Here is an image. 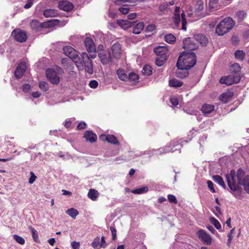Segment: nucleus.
Masks as SVG:
<instances>
[{
	"mask_svg": "<svg viewBox=\"0 0 249 249\" xmlns=\"http://www.w3.org/2000/svg\"><path fill=\"white\" fill-rule=\"evenodd\" d=\"M98 56L101 60V62L103 65L111 64L114 63L113 57L112 56L111 52L108 51L107 52H106L103 51H99L98 52Z\"/></svg>",
	"mask_w": 249,
	"mask_h": 249,
	"instance_id": "1a4fd4ad",
	"label": "nucleus"
},
{
	"mask_svg": "<svg viewBox=\"0 0 249 249\" xmlns=\"http://www.w3.org/2000/svg\"><path fill=\"white\" fill-rule=\"evenodd\" d=\"M174 16V23L175 24L174 28L180 29V8L179 7H176ZM185 14L183 11H182L181 13V29L184 31L186 30L187 21L185 18Z\"/></svg>",
	"mask_w": 249,
	"mask_h": 249,
	"instance_id": "20e7f679",
	"label": "nucleus"
},
{
	"mask_svg": "<svg viewBox=\"0 0 249 249\" xmlns=\"http://www.w3.org/2000/svg\"><path fill=\"white\" fill-rule=\"evenodd\" d=\"M196 235L204 244L210 245L212 244V238L205 230L202 229L198 230L196 232Z\"/></svg>",
	"mask_w": 249,
	"mask_h": 249,
	"instance_id": "ddd939ff",
	"label": "nucleus"
},
{
	"mask_svg": "<svg viewBox=\"0 0 249 249\" xmlns=\"http://www.w3.org/2000/svg\"><path fill=\"white\" fill-rule=\"evenodd\" d=\"M213 180L223 188L226 189V185L223 178L219 175H215L213 177Z\"/></svg>",
	"mask_w": 249,
	"mask_h": 249,
	"instance_id": "c756f323",
	"label": "nucleus"
},
{
	"mask_svg": "<svg viewBox=\"0 0 249 249\" xmlns=\"http://www.w3.org/2000/svg\"><path fill=\"white\" fill-rule=\"evenodd\" d=\"M70 59H69V58H63L62 60H61V63L62 64L65 66H67L70 63Z\"/></svg>",
	"mask_w": 249,
	"mask_h": 249,
	"instance_id": "774afa93",
	"label": "nucleus"
},
{
	"mask_svg": "<svg viewBox=\"0 0 249 249\" xmlns=\"http://www.w3.org/2000/svg\"><path fill=\"white\" fill-rule=\"evenodd\" d=\"M234 228L231 229L230 232L227 235L228 239L227 240V245L229 247L231 246V244L233 238V234L234 233Z\"/></svg>",
	"mask_w": 249,
	"mask_h": 249,
	"instance_id": "c03bdc74",
	"label": "nucleus"
},
{
	"mask_svg": "<svg viewBox=\"0 0 249 249\" xmlns=\"http://www.w3.org/2000/svg\"><path fill=\"white\" fill-rule=\"evenodd\" d=\"M80 243L76 241H73L71 243V246L72 249H79Z\"/></svg>",
	"mask_w": 249,
	"mask_h": 249,
	"instance_id": "13d9d810",
	"label": "nucleus"
},
{
	"mask_svg": "<svg viewBox=\"0 0 249 249\" xmlns=\"http://www.w3.org/2000/svg\"><path fill=\"white\" fill-rule=\"evenodd\" d=\"M167 198L170 202L173 203H174L176 204H177L178 201H177V198L175 196H174L173 195L169 194L168 195Z\"/></svg>",
	"mask_w": 249,
	"mask_h": 249,
	"instance_id": "8fccbe9b",
	"label": "nucleus"
},
{
	"mask_svg": "<svg viewBox=\"0 0 249 249\" xmlns=\"http://www.w3.org/2000/svg\"><path fill=\"white\" fill-rule=\"evenodd\" d=\"M167 60V56H157L156 59V64L159 66L161 67L164 65Z\"/></svg>",
	"mask_w": 249,
	"mask_h": 249,
	"instance_id": "473e14b6",
	"label": "nucleus"
},
{
	"mask_svg": "<svg viewBox=\"0 0 249 249\" xmlns=\"http://www.w3.org/2000/svg\"><path fill=\"white\" fill-rule=\"evenodd\" d=\"M178 71L176 72V75L178 77L180 78H184L188 76V72L187 70L179 69Z\"/></svg>",
	"mask_w": 249,
	"mask_h": 249,
	"instance_id": "4c0bfd02",
	"label": "nucleus"
},
{
	"mask_svg": "<svg viewBox=\"0 0 249 249\" xmlns=\"http://www.w3.org/2000/svg\"><path fill=\"white\" fill-rule=\"evenodd\" d=\"M13 237L16 241L19 244L23 245L25 243V240L22 237L15 234L14 235Z\"/></svg>",
	"mask_w": 249,
	"mask_h": 249,
	"instance_id": "de8ad7c7",
	"label": "nucleus"
},
{
	"mask_svg": "<svg viewBox=\"0 0 249 249\" xmlns=\"http://www.w3.org/2000/svg\"><path fill=\"white\" fill-rule=\"evenodd\" d=\"M30 26L32 29L36 32H39L41 30V25L37 19H33L30 22Z\"/></svg>",
	"mask_w": 249,
	"mask_h": 249,
	"instance_id": "4be33fe9",
	"label": "nucleus"
},
{
	"mask_svg": "<svg viewBox=\"0 0 249 249\" xmlns=\"http://www.w3.org/2000/svg\"><path fill=\"white\" fill-rule=\"evenodd\" d=\"M74 6L73 4L67 0H62L58 2V8L62 10L69 12L72 10Z\"/></svg>",
	"mask_w": 249,
	"mask_h": 249,
	"instance_id": "f3484780",
	"label": "nucleus"
},
{
	"mask_svg": "<svg viewBox=\"0 0 249 249\" xmlns=\"http://www.w3.org/2000/svg\"><path fill=\"white\" fill-rule=\"evenodd\" d=\"M194 38L197 43H199L202 46H206L208 42L207 38L202 34L196 35L194 36Z\"/></svg>",
	"mask_w": 249,
	"mask_h": 249,
	"instance_id": "412c9836",
	"label": "nucleus"
},
{
	"mask_svg": "<svg viewBox=\"0 0 249 249\" xmlns=\"http://www.w3.org/2000/svg\"><path fill=\"white\" fill-rule=\"evenodd\" d=\"M116 72L119 78L121 80L127 81L128 75L125 73V71L123 69H119Z\"/></svg>",
	"mask_w": 249,
	"mask_h": 249,
	"instance_id": "bb28decb",
	"label": "nucleus"
},
{
	"mask_svg": "<svg viewBox=\"0 0 249 249\" xmlns=\"http://www.w3.org/2000/svg\"><path fill=\"white\" fill-rule=\"evenodd\" d=\"M228 185L231 191L232 194L237 199L242 198V189L236 184V173L234 170H231L229 174L226 175Z\"/></svg>",
	"mask_w": 249,
	"mask_h": 249,
	"instance_id": "f03ea898",
	"label": "nucleus"
},
{
	"mask_svg": "<svg viewBox=\"0 0 249 249\" xmlns=\"http://www.w3.org/2000/svg\"><path fill=\"white\" fill-rule=\"evenodd\" d=\"M148 191V188L147 186L143 187L140 188L132 190L131 192L134 194H141L147 192Z\"/></svg>",
	"mask_w": 249,
	"mask_h": 249,
	"instance_id": "c9c22d12",
	"label": "nucleus"
},
{
	"mask_svg": "<svg viewBox=\"0 0 249 249\" xmlns=\"http://www.w3.org/2000/svg\"><path fill=\"white\" fill-rule=\"evenodd\" d=\"M235 22L231 17L223 19L215 28L216 33L218 36H223L229 32L234 26Z\"/></svg>",
	"mask_w": 249,
	"mask_h": 249,
	"instance_id": "7ed1b4c3",
	"label": "nucleus"
},
{
	"mask_svg": "<svg viewBox=\"0 0 249 249\" xmlns=\"http://www.w3.org/2000/svg\"><path fill=\"white\" fill-rule=\"evenodd\" d=\"M121 45L119 43L113 44L111 47L112 56L115 59H119L121 54Z\"/></svg>",
	"mask_w": 249,
	"mask_h": 249,
	"instance_id": "dca6fc26",
	"label": "nucleus"
},
{
	"mask_svg": "<svg viewBox=\"0 0 249 249\" xmlns=\"http://www.w3.org/2000/svg\"><path fill=\"white\" fill-rule=\"evenodd\" d=\"M210 221L217 230H220L221 228L220 223L214 217H211L210 218Z\"/></svg>",
	"mask_w": 249,
	"mask_h": 249,
	"instance_id": "37998d69",
	"label": "nucleus"
},
{
	"mask_svg": "<svg viewBox=\"0 0 249 249\" xmlns=\"http://www.w3.org/2000/svg\"><path fill=\"white\" fill-rule=\"evenodd\" d=\"M127 77V81L134 82H137L139 78L138 75L133 72H130Z\"/></svg>",
	"mask_w": 249,
	"mask_h": 249,
	"instance_id": "e433bc0d",
	"label": "nucleus"
},
{
	"mask_svg": "<svg viewBox=\"0 0 249 249\" xmlns=\"http://www.w3.org/2000/svg\"><path fill=\"white\" fill-rule=\"evenodd\" d=\"M34 0H27L26 4L24 6L25 9L30 8L33 5Z\"/></svg>",
	"mask_w": 249,
	"mask_h": 249,
	"instance_id": "680f3d73",
	"label": "nucleus"
},
{
	"mask_svg": "<svg viewBox=\"0 0 249 249\" xmlns=\"http://www.w3.org/2000/svg\"><path fill=\"white\" fill-rule=\"evenodd\" d=\"M170 101L171 104L174 107H176L178 104V101L176 98H171Z\"/></svg>",
	"mask_w": 249,
	"mask_h": 249,
	"instance_id": "bf43d9fd",
	"label": "nucleus"
},
{
	"mask_svg": "<svg viewBox=\"0 0 249 249\" xmlns=\"http://www.w3.org/2000/svg\"><path fill=\"white\" fill-rule=\"evenodd\" d=\"M236 16L239 19L242 20L245 18L246 13L244 11H239L237 12Z\"/></svg>",
	"mask_w": 249,
	"mask_h": 249,
	"instance_id": "3c124183",
	"label": "nucleus"
},
{
	"mask_svg": "<svg viewBox=\"0 0 249 249\" xmlns=\"http://www.w3.org/2000/svg\"><path fill=\"white\" fill-rule=\"evenodd\" d=\"M81 59V66L77 67L79 70L85 69L86 71L89 74H92L93 72L92 60L89 56L87 53L83 52L80 57Z\"/></svg>",
	"mask_w": 249,
	"mask_h": 249,
	"instance_id": "39448f33",
	"label": "nucleus"
},
{
	"mask_svg": "<svg viewBox=\"0 0 249 249\" xmlns=\"http://www.w3.org/2000/svg\"><path fill=\"white\" fill-rule=\"evenodd\" d=\"M118 22L124 29L128 28L133 25V22L126 20H122V21H118Z\"/></svg>",
	"mask_w": 249,
	"mask_h": 249,
	"instance_id": "ea45409f",
	"label": "nucleus"
},
{
	"mask_svg": "<svg viewBox=\"0 0 249 249\" xmlns=\"http://www.w3.org/2000/svg\"><path fill=\"white\" fill-rule=\"evenodd\" d=\"M175 146L174 142H172L168 145L165 146V147L162 149V151H160V154H166L170 152H174L177 149H174V147Z\"/></svg>",
	"mask_w": 249,
	"mask_h": 249,
	"instance_id": "b1692460",
	"label": "nucleus"
},
{
	"mask_svg": "<svg viewBox=\"0 0 249 249\" xmlns=\"http://www.w3.org/2000/svg\"><path fill=\"white\" fill-rule=\"evenodd\" d=\"M30 174H31V177H30V178L29 179V183L30 184H32L35 181V180L36 178V176L35 175V174L33 172H31Z\"/></svg>",
	"mask_w": 249,
	"mask_h": 249,
	"instance_id": "6e6d98bb",
	"label": "nucleus"
},
{
	"mask_svg": "<svg viewBox=\"0 0 249 249\" xmlns=\"http://www.w3.org/2000/svg\"><path fill=\"white\" fill-rule=\"evenodd\" d=\"M144 23L143 22H139L133 27V33L135 34H139L143 29Z\"/></svg>",
	"mask_w": 249,
	"mask_h": 249,
	"instance_id": "a878e982",
	"label": "nucleus"
},
{
	"mask_svg": "<svg viewBox=\"0 0 249 249\" xmlns=\"http://www.w3.org/2000/svg\"><path fill=\"white\" fill-rule=\"evenodd\" d=\"M219 0H210L209 6L212 8H215V5L216 4Z\"/></svg>",
	"mask_w": 249,
	"mask_h": 249,
	"instance_id": "69168bd1",
	"label": "nucleus"
},
{
	"mask_svg": "<svg viewBox=\"0 0 249 249\" xmlns=\"http://www.w3.org/2000/svg\"><path fill=\"white\" fill-rule=\"evenodd\" d=\"M39 88L44 91H46L49 89V86L47 83L44 81H41L39 84Z\"/></svg>",
	"mask_w": 249,
	"mask_h": 249,
	"instance_id": "49530a36",
	"label": "nucleus"
},
{
	"mask_svg": "<svg viewBox=\"0 0 249 249\" xmlns=\"http://www.w3.org/2000/svg\"><path fill=\"white\" fill-rule=\"evenodd\" d=\"M64 54L72 60L77 67H80L81 65V59L79 56L77 52L71 46H66L63 48Z\"/></svg>",
	"mask_w": 249,
	"mask_h": 249,
	"instance_id": "423d86ee",
	"label": "nucleus"
},
{
	"mask_svg": "<svg viewBox=\"0 0 249 249\" xmlns=\"http://www.w3.org/2000/svg\"><path fill=\"white\" fill-rule=\"evenodd\" d=\"M183 83L176 79H173L169 81V85L172 87L178 88L182 86Z\"/></svg>",
	"mask_w": 249,
	"mask_h": 249,
	"instance_id": "f704fd0d",
	"label": "nucleus"
},
{
	"mask_svg": "<svg viewBox=\"0 0 249 249\" xmlns=\"http://www.w3.org/2000/svg\"><path fill=\"white\" fill-rule=\"evenodd\" d=\"M183 47L186 50L185 52H192V51L197 49L198 46L194 37L185 38L183 41Z\"/></svg>",
	"mask_w": 249,
	"mask_h": 249,
	"instance_id": "9b49d317",
	"label": "nucleus"
},
{
	"mask_svg": "<svg viewBox=\"0 0 249 249\" xmlns=\"http://www.w3.org/2000/svg\"><path fill=\"white\" fill-rule=\"evenodd\" d=\"M235 57L240 61H243L245 58V53L242 51L238 50L234 53Z\"/></svg>",
	"mask_w": 249,
	"mask_h": 249,
	"instance_id": "2f4dec72",
	"label": "nucleus"
},
{
	"mask_svg": "<svg viewBox=\"0 0 249 249\" xmlns=\"http://www.w3.org/2000/svg\"><path fill=\"white\" fill-rule=\"evenodd\" d=\"M58 22V20L54 19L48 20L45 22H43L41 23V30L43 28H50L54 26Z\"/></svg>",
	"mask_w": 249,
	"mask_h": 249,
	"instance_id": "5701e85b",
	"label": "nucleus"
},
{
	"mask_svg": "<svg viewBox=\"0 0 249 249\" xmlns=\"http://www.w3.org/2000/svg\"><path fill=\"white\" fill-rule=\"evenodd\" d=\"M106 141L113 144H118L119 143L117 138L113 135H107L106 137Z\"/></svg>",
	"mask_w": 249,
	"mask_h": 249,
	"instance_id": "c85d7f7f",
	"label": "nucleus"
},
{
	"mask_svg": "<svg viewBox=\"0 0 249 249\" xmlns=\"http://www.w3.org/2000/svg\"><path fill=\"white\" fill-rule=\"evenodd\" d=\"M91 245L93 248H97L99 245V239H98L97 240L95 239L94 241L92 242Z\"/></svg>",
	"mask_w": 249,
	"mask_h": 249,
	"instance_id": "338daca9",
	"label": "nucleus"
},
{
	"mask_svg": "<svg viewBox=\"0 0 249 249\" xmlns=\"http://www.w3.org/2000/svg\"><path fill=\"white\" fill-rule=\"evenodd\" d=\"M98 195V192L95 189H89L88 196V197L92 200H96Z\"/></svg>",
	"mask_w": 249,
	"mask_h": 249,
	"instance_id": "7c9ffc66",
	"label": "nucleus"
},
{
	"mask_svg": "<svg viewBox=\"0 0 249 249\" xmlns=\"http://www.w3.org/2000/svg\"><path fill=\"white\" fill-rule=\"evenodd\" d=\"M232 72L231 73L236 74L238 73L240 76V71L241 68L240 66L237 64L235 63L232 66Z\"/></svg>",
	"mask_w": 249,
	"mask_h": 249,
	"instance_id": "a19ab883",
	"label": "nucleus"
},
{
	"mask_svg": "<svg viewBox=\"0 0 249 249\" xmlns=\"http://www.w3.org/2000/svg\"><path fill=\"white\" fill-rule=\"evenodd\" d=\"M46 76L49 81L53 84H58L60 78L57 73L52 69H48L46 71Z\"/></svg>",
	"mask_w": 249,
	"mask_h": 249,
	"instance_id": "f8f14e48",
	"label": "nucleus"
},
{
	"mask_svg": "<svg viewBox=\"0 0 249 249\" xmlns=\"http://www.w3.org/2000/svg\"><path fill=\"white\" fill-rule=\"evenodd\" d=\"M240 80L241 76L238 73H231L230 75L222 77L219 80V83L221 84H226V85L230 86L234 83H239Z\"/></svg>",
	"mask_w": 249,
	"mask_h": 249,
	"instance_id": "6e6552de",
	"label": "nucleus"
},
{
	"mask_svg": "<svg viewBox=\"0 0 249 249\" xmlns=\"http://www.w3.org/2000/svg\"><path fill=\"white\" fill-rule=\"evenodd\" d=\"M107 246V244L106 242L105 237L102 236L101 237V244L100 245V248H105Z\"/></svg>",
	"mask_w": 249,
	"mask_h": 249,
	"instance_id": "e2e57ef3",
	"label": "nucleus"
},
{
	"mask_svg": "<svg viewBox=\"0 0 249 249\" xmlns=\"http://www.w3.org/2000/svg\"><path fill=\"white\" fill-rule=\"evenodd\" d=\"M236 177L237 178L238 183L242 185L246 193L249 194V176H245L244 171L239 169L237 171Z\"/></svg>",
	"mask_w": 249,
	"mask_h": 249,
	"instance_id": "0eeeda50",
	"label": "nucleus"
},
{
	"mask_svg": "<svg viewBox=\"0 0 249 249\" xmlns=\"http://www.w3.org/2000/svg\"><path fill=\"white\" fill-rule=\"evenodd\" d=\"M207 183L208 185V187L210 190V191L213 193H215V191L214 190L213 182L211 180H208Z\"/></svg>",
	"mask_w": 249,
	"mask_h": 249,
	"instance_id": "4d7b16f0",
	"label": "nucleus"
},
{
	"mask_svg": "<svg viewBox=\"0 0 249 249\" xmlns=\"http://www.w3.org/2000/svg\"><path fill=\"white\" fill-rule=\"evenodd\" d=\"M66 213L74 219H75L76 217L79 214L78 211L74 208L68 209Z\"/></svg>",
	"mask_w": 249,
	"mask_h": 249,
	"instance_id": "72a5a7b5",
	"label": "nucleus"
},
{
	"mask_svg": "<svg viewBox=\"0 0 249 249\" xmlns=\"http://www.w3.org/2000/svg\"><path fill=\"white\" fill-rule=\"evenodd\" d=\"M196 54L193 52H184L179 55L177 67L178 69L188 70L196 64Z\"/></svg>",
	"mask_w": 249,
	"mask_h": 249,
	"instance_id": "f257e3e1",
	"label": "nucleus"
},
{
	"mask_svg": "<svg viewBox=\"0 0 249 249\" xmlns=\"http://www.w3.org/2000/svg\"><path fill=\"white\" fill-rule=\"evenodd\" d=\"M214 109V105L205 104L202 107L201 111L202 113L204 114H209L211 113Z\"/></svg>",
	"mask_w": 249,
	"mask_h": 249,
	"instance_id": "393cba45",
	"label": "nucleus"
},
{
	"mask_svg": "<svg viewBox=\"0 0 249 249\" xmlns=\"http://www.w3.org/2000/svg\"><path fill=\"white\" fill-rule=\"evenodd\" d=\"M43 15L45 17L47 18L53 17L54 15V12L53 9H46L43 12Z\"/></svg>",
	"mask_w": 249,
	"mask_h": 249,
	"instance_id": "a18cd8bd",
	"label": "nucleus"
},
{
	"mask_svg": "<svg viewBox=\"0 0 249 249\" xmlns=\"http://www.w3.org/2000/svg\"><path fill=\"white\" fill-rule=\"evenodd\" d=\"M89 86L92 89L96 88L98 86V83L95 80H91L89 84Z\"/></svg>",
	"mask_w": 249,
	"mask_h": 249,
	"instance_id": "864d4df0",
	"label": "nucleus"
},
{
	"mask_svg": "<svg viewBox=\"0 0 249 249\" xmlns=\"http://www.w3.org/2000/svg\"><path fill=\"white\" fill-rule=\"evenodd\" d=\"M31 89V86L28 84L23 85L22 90L24 92H27Z\"/></svg>",
	"mask_w": 249,
	"mask_h": 249,
	"instance_id": "052dcab7",
	"label": "nucleus"
},
{
	"mask_svg": "<svg viewBox=\"0 0 249 249\" xmlns=\"http://www.w3.org/2000/svg\"><path fill=\"white\" fill-rule=\"evenodd\" d=\"M153 51L157 56H167L168 53V50L165 46H158L154 48Z\"/></svg>",
	"mask_w": 249,
	"mask_h": 249,
	"instance_id": "aec40b11",
	"label": "nucleus"
},
{
	"mask_svg": "<svg viewBox=\"0 0 249 249\" xmlns=\"http://www.w3.org/2000/svg\"><path fill=\"white\" fill-rule=\"evenodd\" d=\"M87 124L84 122H80L77 126V129L78 130H82L86 128Z\"/></svg>",
	"mask_w": 249,
	"mask_h": 249,
	"instance_id": "5fc2aeb1",
	"label": "nucleus"
},
{
	"mask_svg": "<svg viewBox=\"0 0 249 249\" xmlns=\"http://www.w3.org/2000/svg\"><path fill=\"white\" fill-rule=\"evenodd\" d=\"M83 138L87 142L93 143L97 141V136L92 131L87 130L84 133Z\"/></svg>",
	"mask_w": 249,
	"mask_h": 249,
	"instance_id": "a211bd4d",
	"label": "nucleus"
},
{
	"mask_svg": "<svg viewBox=\"0 0 249 249\" xmlns=\"http://www.w3.org/2000/svg\"><path fill=\"white\" fill-rule=\"evenodd\" d=\"M84 43L90 57L95 58L97 55V52L95 45L93 40L90 37H86L85 39Z\"/></svg>",
	"mask_w": 249,
	"mask_h": 249,
	"instance_id": "9d476101",
	"label": "nucleus"
},
{
	"mask_svg": "<svg viewBox=\"0 0 249 249\" xmlns=\"http://www.w3.org/2000/svg\"><path fill=\"white\" fill-rule=\"evenodd\" d=\"M233 96V92L228 91L221 94L219 98L224 103H227L231 100Z\"/></svg>",
	"mask_w": 249,
	"mask_h": 249,
	"instance_id": "6ab92c4d",
	"label": "nucleus"
},
{
	"mask_svg": "<svg viewBox=\"0 0 249 249\" xmlns=\"http://www.w3.org/2000/svg\"><path fill=\"white\" fill-rule=\"evenodd\" d=\"M26 69V65L25 62H21L17 66L15 71L14 75L15 77L19 79L21 78L24 74Z\"/></svg>",
	"mask_w": 249,
	"mask_h": 249,
	"instance_id": "2eb2a0df",
	"label": "nucleus"
},
{
	"mask_svg": "<svg viewBox=\"0 0 249 249\" xmlns=\"http://www.w3.org/2000/svg\"><path fill=\"white\" fill-rule=\"evenodd\" d=\"M110 230L111 232L112 239V240H115L116 239V237H117L116 230L114 227H112V226L110 227Z\"/></svg>",
	"mask_w": 249,
	"mask_h": 249,
	"instance_id": "603ef678",
	"label": "nucleus"
},
{
	"mask_svg": "<svg viewBox=\"0 0 249 249\" xmlns=\"http://www.w3.org/2000/svg\"><path fill=\"white\" fill-rule=\"evenodd\" d=\"M12 35L14 39L19 42H24L27 39V34L25 31L20 29H15L13 31Z\"/></svg>",
	"mask_w": 249,
	"mask_h": 249,
	"instance_id": "4468645a",
	"label": "nucleus"
},
{
	"mask_svg": "<svg viewBox=\"0 0 249 249\" xmlns=\"http://www.w3.org/2000/svg\"><path fill=\"white\" fill-rule=\"evenodd\" d=\"M142 71L144 74L150 75L152 72V68L149 65H145L142 70Z\"/></svg>",
	"mask_w": 249,
	"mask_h": 249,
	"instance_id": "79ce46f5",
	"label": "nucleus"
},
{
	"mask_svg": "<svg viewBox=\"0 0 249 249\" xmlns=\"http://www.w3.org/2000/svg\"><path fill=\"white\" fill-rule=\"evenodd\" d=\"M164 40L169 44H174L176 41V37L172 34H168L164 36Z\"/></svg>",
	"mask_w": 249,
	"mask_h": 249,
	"instance_id": "cd10ccee",
	"label": "nucleus"
},
{
	"mask_svg": "<svg viewBox=\"0 0 249 249\" xmlns=\"http://www.w3.org/2000/svg\"><path fill=\"white\" fill-rule=\"evenodd\" d=\"M29 229L30 230L32 237L33 238L34 241L36 243L39 242L38 236L36 231L31 226L29 227Z\"/></svg>",
	"mask_w": 249,
	"mask_h": 249,
	"instance_id": "58836bf2",
	"label": "nucleus"
},
{
	"mask_svg": "<svg viewBox=\"0 0 249 249\" xmlns=\"http://www.w3.org/2000/svg\"><path fill=\"white\" fill-rule=\"evenodd\" d=\"M156 29V26L155 24H150L147 26L145 32L146 33H151Z\"/></svg>",
	"mask_w": 249,
	"mask_h": 249,
	"instance_id": "09e8293b",
	"label": "nucleus"
},
{
	"mask_svg": "<svg viewBox=\"0 0 249 249\" xmlns=\"http://www.w3.org/2000/svg\"><path fill=\"white\" fill-rule=\"evenodd\" d=\"M119 11L121 13L125 15L129 12V9L127 7H120L119 8Z\"/></svg>",
	"mask_w": 249,
	"mask_h": 249,
	"instance_id": "0e129e2a",
	"label": "nucleus"
}]
</instances>
